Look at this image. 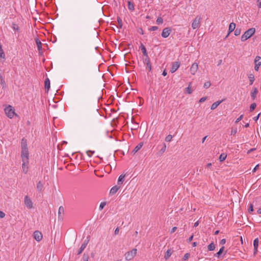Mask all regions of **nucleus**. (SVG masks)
<instances>
[{
	"instance_id": "bf43d9fd",
	"label": "nucleus",
	"mask_w": 261,
	"mask_h": 261,
	"mask_svg": "<svg viewBox=\"0 0 261 261\" xmlns=\"http://www.w3.org/2000/svg\"><path fill=\"white\" fill-rule=\"evenodd\" d=\"M176 229H177L176 227H173L171 230V233H173L174 232H175V231L176 230Z\"/></svg>"
},
{
	"instance_id": "69168bd1",
	"label": "nucleus",
	"mask_w": 261,
	"mask_h": 261,
	"mask_svg": "<svg viewBox=\"0 0 261 261\" xmlns=\"http://www.w3.org/2000/svg\"><path fill=\"white\" fill-rule=\"evenodd\" d=\"M192 246L193 247H195L197 246V243L196 242H193V244H192Z\"/></svg>"
},
{
	"instance_id": "20e7f679",
	"label": "nucleus",
	"mask_w": 261,
	"mask_h": 261,
	"mask_svg": "<svg viewBox=\"0 0 261 261\" xmlns=\"http://www.w3.org/2000/svg\"><path fill=\"white\" fill-rule=\"evenodd\" d=\"M137 249L136 248L133 249L131 251H128L125 253L124 256L126 260H132L136 255Z\"/></svg>"
},
{
	"instance_id": "f3484780",
	"label": "nucleus",
	"mask_w": 261,
	"mask_h": 261,
	"mask_svg": "<svg viewBox=\"0 0 261 261\" xmlns=\"http://www.w3.org/2000/svg\"><path fill=\"white\" fill-rule=\"evenodd\" d=\"M143 143H140L138 144L136 147L134 148V149L133 150V153L134 154L136 153L138 151H139L142 147Z\"/></svg>"
},
{
	"instance_id": "2eb2a0df",
	"label": "nucleus",
	"mask_w": 261,
	"mask_h": 261,
	"mask_svg": "<svg viewBox=\"0 0 261 261\" xmlns=\"http://www.w3.org/2000/svg\"><path fill=\"white\" fill-rule=\"evenodd\" d=\"M44 87L45 89L47 91L49 90L50 88V81L48 77L46 78L44 81Z\"/></svg>"
},
{
	"instance_id": "6e6d98bb",
	"label": "nucleus",
	"mask_w": 261,
	"mask_h": 261,
	"mask_svg": "<svg viewBox=\"0 0 261 261\" xmlns=\"http://www.w3.org/2000/svg\"><path fill=\"white\" fill-rule=\"evenodd\" d=\"M119 229L117 227L115 229V231H114V233L115 235L116 234H118L119 233Z\"/></svg>"
},
{
	"instance_id": "6ab92c4d",
	"label": "nucleus",
	"mask_w": 261,
	"mask_h": 261,
	"mask_svg": "<svg viewBox=\"0 0 261 261\" xmlns=\"http://www.w3.org/2000/svg\"><path fill=\"white\" fill-rule=\"evenodd\" d=\"M119 189V187L117 186H115L111 188L110 193L111 194H115Z\"/></svg>"
},
{
	"instance_id": "ea45409f",
	"label": "nucleus",
	"mask_w": 261,
	"mask_h": 261,
	"mask_svg": "<svg viewBox=\"0 0 261 261\" xmlns=\"http://www.w3.org/2000/svg\"><path fill=\"white\" fill-rule=\"evenodd\" d=\"M146 65H147V68L148 69V70L149 71H150L151 70V64L150 63L149 60L147 61Z\"/></svg>"
},
{
	"instance_id": "49530a36",
	"label": "nucleus",
	"mask_w": 261,
	"mask_h": 261,
	"mask_svg": "<svg viewBox=\"0 0 261 261\" xmlns=\"http://www.w3.org/2000/svg\"><path fill=\"white\" fill-rule=\"evenodd\" d=\"M94 153V151H90L89 150L87 152V154L89 156H91L92 154H93Z\"/></svg>"
},
{
	"instance_id": "4c0bfd02",
	"label": "nucleus",
	"mask_w": 261,
	"mask_h": 261,
	"mask_svg": "<svg viewBox=\"0 0 261 261\" xmlns=\"http://www.w3.org/2000/svg\"><path fill=\"white\" fill-rule=\"evenodd\" d=\"M128 8L129 10H133L134 9V5L130 2H128Z\"/></svg>"
},
{
	"instance_id": "f8f14e48",
	"label": "nucleus",
	"mask_w": 261,
	"mask_h": 261,
	"mask_svg": "<svg viewBox=\"0 0 261 261\" xmlns=\"http://www.w3.org/2000/svg\"><path fill=\"white\" fill-rule=\"evenodd\" d=\"M235 28H236V24L233 22H231L229 25L228 33L226 37H227L229 35V34L234 30Z\"/></svg>"
},
{
	"instance_id": "aec40b11",
	"label": "nucleus",
	"mask_w": 261,
	"mask_h": 261,
	"mask_svg": "<svg viewBox=\"0 0 261 261\" xmlns=\"http://www.w3.org/2000/svg\"><path fill=\"white\" fill-rule=\"evenodd\" d=\"M125 176V174H121L119 176L118 179V184L121 185L124 180V177Z\"/></svg>"
},
{
	"instance_id": "09e8293b",
	"label": "nucleus",
	"mask_w": 261,
	"mask_h": 261,
	"mask_svg": "<svg viewBox=\"0 0 261 261\" xmlns=\"http://www.w3.org/2000/svg\"><path fill=\"white\" fill-rule=\"evenodd\" d=\"M5 216V214L2 211H0V218H3Z\"/></svg>"
},
{
	"instance_id": "f257e3e1",
	"label": "nucleus",
	"mask_w": 261,
	"mask_h": 261,
	"mask_svg": "<svg viewBox=\"0 0 261 261\" xmlns=\"http://www.w3.org/2000/svg\"><path fill=\"white\" fill-rule=\"evenodd\" d=\"M21 157L22 159V172L26 174L29 171V151L27 147V141L23 138L21 142Z\"/></svg>"
},
{
	"instance_id": "a211bd4d",
	"label": "nucleus",
	"mask_w": 261,
	"mask_h": 261,
	"mask_svg": "<svg viewBox=\"0 0 261 261\" xmlns=\"http://www.w3.org/2000/svg\"><path fill=\"white\" fill-rule=\"evenodd\" d=\"M223 101V100L220 101H217L214 103H213L211 107V110H214Z\"/></svg>"
},
{
	"instance_id": "c03bdc74",
	"label": "nucleus",
	"mask_w": 261,
	"mask_h": 261,
	"mask_svg": "<svg viewBox=\"0 0 261 261\" xmlns=\"http://www.w3.org/2000/svg\"><path fill=\"white\" fill-rule=\"evenodd\" d=\"M243 117V115H241L238 118H237L235 121L236 123H238L240 121H241Z\"/></svg>"
},
{
	"instance_id": "13d9d810",
	"label": "nucleus",
	"mask_w": 261,
	"mask_h": 261,
	"mask_svg": "<svg viewBox=\"0 0 261 261\" xmlns=\"http://www.w3.org/2000/svg\"><path fill=\"white\" fill-rule=\"evenodd\" d=\"M226 243V240L225 239H223L220 241V244L224 245Z\"/></svg>"
},
{
	"instance_id": "864d4df0",
	"label": "nucleus",
	"mask_w": 261,
	"mask_h": 261,
	"mask_svg": "<svg viewBox=\"0 0 261 261\" xmlns=\"http://www.w3.org/2000/svg\"><path fill=\"white\" fill-rule=\"evenodd\" d=\"M257 6L259 8H261V0H257Z\"/></svg>"
},
{
	"instance_id": "4468645a",
	"label": "nucleus",
	"mask_w": 261,
	"mask_h": 261,
	"mask_svg": "<svg viewBox=\"0 0 261 261\" xmlns=\"http://www.w3.org/2000/svg\"><path fill=\"white\" fill-rule=\"evenodd\" d=\"M64 212V207L62 206H60L58 210L59 218L62 219Z\"/></svg>"
},
{
	"instance_id": "37998d69",
	"label": "nucleus",
	"mask_w": 261,
	"mask_h": 261,
	"mask_svg": "<svg viewBox=\"0 0 261 261\" xmlns=\"http://www.w3.org/2000/svg\"><path fill=\"white\" fill-rule=\"evenodd\" d=\"M186 90L188 94H191L192 93V90H191L190 86L189 87H188L187 88H186Z\"/></svg>"
},
{
	"instance_id": "a878e982",
	"label": "nucleus",
	"mask_w": 261,
	"mask_h": 261,
	"mask_svg": "<svg viewBox=\"0 0 261 261\" xmlns=\"http://www.w3.org/2000/svg\"><path fill=\"white\" fill-rule=\"evenodd\" d=\"M227 157V154L225 153H222L219 156V160L220 162L224 161Z\"/></svg>"
},
{
	"instance_id": "c9c22d12",
	"label": "nucleus",
	"mask_w": 261,
	"mask_h": 261,
	"mask_svg": "<svg viewBox=\"0 0 261 261\" xmlns=\"http://www.w3.org/2000/svg\"><path fill=\"white\" fill-rule=\"evenodd\" d=\"M156 21L158 24H161L163 22V19L161 17H158Z\"/></svg>"
},
{
	"instance_id": "a18cd8bd",
	"label": "nucleus",
	"mask_w": 261,
	"mask_h": 261,
	"mask_svg": "<svg viewBox=\"0 0 261 261\" xmlns=\"http://www.w3.org/2000/svg\"><path fill=\"white\" fill-rule=\"evenodd\" d=\"M158 29V27H156V26H153V27H151L149 30L150 31H156Z\"/></svg>"
},
{
	"instance_id": "9d476101",
	"label": "nucleus",
	"mask_w": 261,
	"mask_h": 261,
	"mask_svg": "<svg viewBox=\"0 0 261 261\" xmlns=\"http://www.w3.org/2000/svg\"><path fill=\"white\" fill-rule=\"evenodd\" d=\"M180 63L179 62H175L172 63V67L170 69L171 73L175 72L179 67Z\"/></svg>"
},
{
	"instance_id": "3c124183",
	"label": "nucleus",
	"mask_w": 261,
	"mask_h": 261,
	"mask_svg": "<svg viewBox=\"0 0 261 261\" xmlns=\"http://www.w3.org/2000/svg\"><path fill=\"white\" fill-rule=\"evenodd\" d=\"M260 65L259 64H255L254 69L256 71H258V68Z\"/></svg>"
},
{
	"instance_id": "338daca9",
	"label": "nucleus",
	"mask_w": 261,
	"mask_h": 261,
	"mask_svg": "<svg viewBox=\"0 0 261 261\" xmlns=\"http://www.w3.org/2000/svg\"><path fill=\"white\" fill-rule=\"evenodd\" d=\"M206 137H207V136H205V137L202 139V143H203V142L205 141V139H206Z\"/></svg>"
},
{
	"instance_id": "052dcab7",
	"label": "nucleus",
	"mask_w": 261,
	"mask_h": 261,
	"mask_svg": "<svg viewBox=\"0 0 261 261\" xmlns=\"http://www.w3.org/2000/svg\"><path fill=\"white\" fill-rule=\"evenodd\" d=\"M167 73L166 71L165 70H164V71L162 73V75L163 76H166L167 75Z\"/></svg>"
},
{
	"instance_id": "7ed1b4c3",
	"label": "nucleus",
	"mask_w": 261,
	"mask_h": 261,
	"mask_svg": "<svg viewBox=\"0 0 261 261\" xmlns=\"http://www.w3.org/2000/svg\"><path fill=\"white\" fill-rule=\"evenodd\" d=\"M255 32L254 28H250L246 31L241 37L242 41H245L250 38Z\"/></svg>"
},
{
	"instance_id": "79ce46f5",
	"label": "nucleus",
	"mask_w": 261,
	"mask_h": 261,
	"mask_svg": "<svg viewBox=\"0 0 261 261\" xmlns=\"http://www.w3.org/2000/svg\"><path fill=\"white\" fill-rule=\"evenodd\" d=\"M189 256H190V254H189L188 253H186V254L184 255V257H183V258H182V259H183L184 260H186L187 259H188V258L189 257Z\"/></svg>"
},
{
	"instance_id": "39448f33",
	"label": "nucleus",
	"mask_w": 261,
	"mask_h": 261,
	"mask_svg": "<svg viewBox=\"0 0 261 261\" xmlns=\"http://www.w3.org/2000/svg\"><path fill=\"white\" fill-rule=\"evenodd\" d=\"M201 18L199 16L195 17L192 23V28L193 29H196L200 27Z\"/></svg>"
},
{
	"instance_id": "de8ad7c7",
	"label": "nucleus",
	"mask_w": 261,
	"mask_h": 261,
	"mask_svg": "<svg viewBox=\"0 0 261 261\" xmlns=\"http://www.w3.org/2000/svg\"><path fill=\"white\" fill-rule=\"evenodd\" d=\"M206 99H207L206 97H203L199 99V102H203L205 101Z\"/></svg>"
},
{
	"instance_id": "ddd939ff",
	"label": "nucleus",
	"mask_w": 261,
	"mask_h": 261,
	"mask_svg": "<svg viewBox=\"0 0 261 261\" xmlns=\"http://www.w3.org/2000/svg\"><path fill=\"white\" fill-rule=\"evenodd\" d=\"M254 253L255 254L257 252V248L258 246V239L256 238L253 241Z\"/></svg>"
},
{
	"instance_id": "412c9836",
	"label": "nucleus",
	"mask_w": 261,
	"mask_h": 261,
	"mask_svg": "<svg viewBox=\"0 0 261 261\" xmlns=\"http://www.w3.org/2000/svg\"><path fill=\"white\" fill-rule=\"evenodd\" d=\"M35 41H36V44H37V46L38 50L39 51H41V50H42V43H41V41L38 38H36L35 39Z\"/></svg>"
},
{
	"instance_id": "1a4fd4ad",
	"label": "nucleus",
	"mask_w": 261,
	"mask_h": 261,
	"mask_svg": "<svg viewBox=\"0 0 261 261\" xmlns=\"http://www.w3.org/2000/svg\"><path fill=\"white\" fill-rule=\"evenodd\" d=\"M171 32V29L169 28H166L163 30L162 36L164 38H167Z\"/></svg>"
},
{
	"instance_id": "7c9ffc66",
	"label": "nucleus",
	"mask_w": 261,
	"mask_h": 261,
	"mask_svg": "<svg viewBox=\"0 0 261 261\" xmlns=\"http://www.w3.org/2000/svg\"><path fill=\"white\" fill-rule=\"evenodd\" d=\"M241 33V29L237 28L234 31V35L239 36Z\"/></svg>"
},
{
	"instance_id": "b1692460",
	"label": "nucleus",
	"mask_w": 261,
	"mask_h": 261,
	"mask_svg": "<svg viewBox=\"0 0 261 261\" xmlns=\"http://www.w3.org/2000/svg\"><path fill=\"white\" fill-rule=\"evenodd\" d=\"M248 78L249 79L250 85H251L254 81V75L253 74H250L248 75Z\"/></svg>"
},
{
	"instance_id": "680f3d73",
	"label": "nucleus",
	"mask_w": 261,
	"mask_h": 261,
	"mask_svg": "<svg viewBox=\"0 0 261 261\" xmlns=\"http://www.w3.org/2000/svg\"><path fill=\"white\" fill-rule=\"evenodd\" d=\"M199 225V221H197L194 223V226L197 227Z\"/></svg>"
},
{
	"instance_id": "423d86ee",
	"label": "nucleus",
	"mask_w": 261,
	"mask_h": 261,
	"mask_svg": "<svg viewBox=\"0 0 261 261\" xmlns=\"http://www.w3.org/2000/svg\"><path fill=\"white\" fill-rule=\"evenodd\" d=\"M24 202L25 205L28 208H32L33 207V202L31 199L28 196H25L24 199Z\"/></svg>"
},
{
	"instance_id": "c85d7f7f",
	"label": "nucleus",
	"mask_w": 261,
	"mask_h": 261,
	"mask_svg": "<svg viewBox=\"0 0 261 261\" xmlns=\"http://www.w3.org/2000/svg\"><path fill=\"white\" fill-rule=\"evenodd\" d=\"M117 22L118 23V28L121 29L122 27V20L120 17L117 18Z\"/></svg>"
},
{
	"instance_id": "e2e57ef3",
	"label": "nucleus",
	"mask_w": 261,
	"mask_h": 261,
	"mask_svg": "<svg viewBox=\"0 0 261 261\" xmlns=\"http://www.w3.org/2000/svg\"><path fill=\"white\" fill-rule=\"evenodd\" d=\"M193 236H191L188 239V241L189 242H191L192 239H193Z\"/></svg>"
},
{
	"instance_id": "4be33fe9",
	"label": "nucleus",
	"mask_w": 261,
	"mask_h": 261,
	"mask_svg": "<svg viewBox=\"0 0 261 261\" xmlns=\"http://www.w3.org/2000/svg\"><path fill=\"white\" fill-rule=\"evenodd\" d=\"M255 64L261 65V57L259 56H256L254 59Z\"/></svg>"
},
{
	"instance_id": "774afa93",
	"label": "nucleus",
	"mask_w": 261,
	"mask_h": 261,
	"mask_svg": "<svg viewBox=\"0 0 261 261\" xmlns=\"http://www.w3.org/2000/svg\"><path fill=\"white\" fill-rule=\"evenodd\" d=\"M257 213L258 214H261V208H259L258 210H257Z\"/></svg>"
},
{
	"instance_id": "0e129e2a",
	"label": "nucleus",
	"mask_w": 261,
	"mask_h": 261,
	"mask_svg": "<svg viewBox=\"0 0 261 261\" xmlns=\"http://www.w3.org/2000/svg\"><path fill=\"white\" fill-rule=\"evenodd\" d=\"M18 29V27L17 26H16V25H14V26H13V29L14 30H17Z\"/></svg>"
},
{
	"instance_id": "72a5a7b5",
	"label": "nucleus",
	"mask_w": 261,
	"mask_h": 261,
	"mask_svg": "<svg viewBox=\"0 0 261 261\" xmlns=\"http://www.w3.org/2000/svg\"><path fill=\"white\" fill-rule=\"evenodd\" d=\"M172 136L171 135H169L165 138V141L167 142H170L172 139Z\"/></svg>"
},
{
	"instance_id": "58836bf2",
	"label": "nucleus",
	"mask_w": 261,
	"mask_h": 261,
	"mask_svg": "<svg viewBox=\"0 0 261 261\" xmlns=\"http://www.w3.org/2000/svg\"><path fill=\"white\" fill-rule=\"evenodd\" d=\"M256 105L255 103H252L251 105H250V110L251 111L254 110L255 109V108H256Z\"/></svg>"
},
{
	"instance_id": "cd10ccee",
	"label": "nucleus",
	"mask_w": 261,
	"mask_h": 261,
	"mask_svg": "<svg viewBox=\"0 0 261 261\" xmlns=\"http://www.w3.org/2000/svg\"><path fill=\"white\" fill-rule=\"evenodd\" d=\"M209 251H213L215 249V245L214 243H211L207 247Z\"/></svg>"
},
{
	"instance_id": "5fc2aeb1",
	"label": "nucleus",
	"mask_w": 261,
	"mask_h": 261,
	"mask_svg": "<svg viewBox=\"0 0 261 261\" xmlns=\"http://www.w3.org/2000/svg\"><path fill=\"white\" fill-rule=\"evenodd\" d=\"M258 167H259V164H257V165H256V166L253 169L252 172H255L258 168Z\"/></svg>"
},
{
	"instance_id": "e433bc0d",
	"label": "nucleus",
	"mask_w": 261,
	"mask_h": 261,
	"mask_svg": "<svg viewBox=\"0 0 261 261\" xmlns=\"http://www.w3.org/2000/svg\"><path fill=\"white\" fill-rule=\"evenodd\" d=\"M211 84L210 82H209V81L206 82H205V83L204 84L203 87H204V88L207 89V88H209V87L211 86Z\"/></svg>"
},
{
	"instance_id": "8fccbe9b",
	"label": "nucleus",
	"mask_w": 261,
	"mask_h": 261,
	"mask_svg": "<svg viewBox=\"0 0 261 261\" xmlns=\"http://www.w3.org/2000/svg\"><path fill=\"white\" fill-rule=\"evenodd\" d=\"M260 65L259 64H255L254 69L256 71H258V68Z\"/></svg>"
},
{
	"instance_id": "0eeeda50",
	"label": "nucleus",
	"mask_w": 261,
	"mask_h": 261,
	"mask_svg": "<svg viewBox=\"0 0 261 261\" xmlns=\"http://www.w3.org/2000/svg\"><path fill=\"white\" fill-rule=\"evenodd\" d=\"M33 237L35 240L37 242H40L42 239V234L39 231L36 230L33 233Z\"/></svg>"
},
{
	"instance_id": "4d7b16f0",
	"label": "nucleus",
	"mask_w": 261,
	"mask_h": 261,
	"mask_svg": "<svg viewBox=\"0 0 261 261\" xmlns=\"http://www.w3.org/2000/svg\"><path fill=\"white\" fill-rule=\"evenodd\" d=\"M259 114H258L256 116L253 117V119L255 121H256L258 118H259Z\"/></svg>"
},
{
	"instance_id": "dca6fc26",
	"label": "nucleus",
	"mask_w": 261,
	"mask_h": 261,
	"mask_svg": "<svg viewBox=\"0 0 261 261\" xmlns=\"http://www.w3.org/2000/svg\"><path fill=\"white\" fill-rule=\"evenodd\" d=\"M257 93V88H253V89L251 92V97L253 99H254L256 98Z\"/></svg>"
},
{
	"instance_id": "6e6552de",
	"label": "nucleus",
	"mask_w": 261,
	"mask_h": 261,
	"mask_svg": "<svg viewBox=\"0 0 261 261\" xmlns=\"http://www.w3.org/2000/svg\"><path fill=\"white\" fill-rule=\"evenodd\" d=\"M198 69V64L197 63H194L193 64H192V65H191V66L190 68V73L192 75H195L196 74V72L197 71Z\"/></svg>"
},
{
	"instance_id": "603ef678",
	"label": "nucleus",
	"mask_w": 261,
	"mask_h": 261,
	"mask_svg": "<svg viewBox=\"0 0 261 261\" xmlns=\"http://www.w3.org/2000/svg\"><path fill=\"white\" fill-rule=\"evenodd\" d=\"M249 211L250 212H252L253 211V205L252 204H250L249 208Z\"/></svg>"
},
{
	"instance_id": "f03ea898",
	"label": "nucleus",
	"mask_w": 261,
	"mask_h": 261,
	"mask_svg": "<svg viewBox=\"0 0 261 261\" xmlns=\"http://www.w3.org/2000/svg\"><path fill=\"white\" fill-rule=\"evenodd\" d=\"M4 111L7 116L10 119L13 118L14 116H17L15 113V109L10 105L7 106L4 109Z\"/></svg>"
},
{
	"instance_id": "bb28decb",
	"label": "nucleus",
	"mask_w": 261,
	"mask_h": 261,
	"mask_svg": "<svg viewBox=\"0 0 261 261\" xmlns=\"http://www.w3.org/2000/svg\"><path fill=\"white\" fill-rule=\"evenodd\" d=\"M141 49L142 51V53L144 55V56H147V51H146V48L144 46V45H143L142 44L141 45Z\"/></svg>"
},
{
	"instance_id": "a19ab883",
	"label": "nucleus",
	"mask_w": 261,
	"mask_h": 261,
	"mask_svg": "<svg viewBox=\"0 0 261 261\" xmlns=\"http://www.w3.org/2000/svg\"><path fill=\"white\" fill-rule=\"evenodd\" d=\"M237 133V128H232L231 130V135H234Z\"/></svg>"
},
{
	"instance_id": "9b49d317",
	"label": "nucleus",
	"mask_w": 261,
	"mask_h": 261,
	"mask_svg": "<svg viewBox=\"0 0 261 261\" xmlns=\"http://www.w3.org/2000/svg\"><path fill=\"white\" fill-rule=\"evenodd\" d=\"M88 241L85 240L84 243L82 244L79 251L77 253V254H80L82 253V252L83 251V250L85 249L86 247L87 244H88Z\"/></svg>"
},
{
	"instance_id": "2f4dec72",
	"label": "nucleus",
	"mask_w": 261,
	"mask_h": 261,
	"mask_svg": "<svg viewBox=\"0 0 261 261\" xmlns=\"http://www.w3.org/2000/svg\"><path fill=\"white\" fill-rule=\"evenodd\" d=\"M106 204L107 203L106 202H101L99 205V210L101 211L104 208V207L106 206Z\"/></svg>"
},
{
	"instance_id": "473e14b6",
	"label": "nucleus",
	"mask_w": 261,
	"mask_h": 261,
	"mask_svg": "<svg viewBox=\"0 0 261 261\" xmlns=\"http://www.w3.org/2000/svg\"><path fill=\"white\" fill-rule=\"evenodd\" d=\"M224 249V246H222L219 250V251L216 254V255L219 256V255L223 252Z\"/></svg>"
},
{
	"instance_id": "5701e85b",
	"label": "nucleus",
	"mask_w": 261,
	"mask_h": 261,
	"mask_svg": "<svg viewBox=\"0 0 261 261\" xmlns=\"http://www.w3.org/2000/svg\"><path fill=\"white\" fill-rule=\"evenodd\" d=\"M172 252L170 249H168L167 252H166V254H165L164 258L166 259H167L169 258V257L171 255Z\"/></svg>"
},
{
	"instance_id": "f704fd0d",
	"label": "nucleus",
	"mask_w": 261,
	"mask_h": 261,
	"mask_svg": "<svg viewBox=\"0 0 261 261\" xmlns=\"http://www.w3.org/2000/svg\"><path fill=\"white\" fill-rule=\"evenodd\" d=\"M166 145L165 143H164L163 145V147L161 149L160 151L161 153H163L166 151Z\"/></svg>"
},
{
	"instance_id": "393cba45",
	"label": "nucleus",
	"mask_w": 261,
	"mask_h": 261,
	"mask_svg": "<svg viewBox=\"0 0 261 261\" xmlns=\"http://www.w3.org/2000/svg\"><path fill=\"white\" fill-rule=\"evenodd\" d=\"M43 187V185L41 181H39L37 185V189L39 191H41Z\"/></svg>"
},
{
	"instance_id": "c756f323",
	"label": "nucleus",
	"mask_w": 261,
	"mask_h": 261,
	"mask_svg": "<svg viewBox=\"0 0 261 261\" xmlns=\"http://www.w3.org/2000/svg\"><path fill=\"white\" fill-rule=\"evenodd\" d=\"M0 58H5V54L2 49V45L0 44Z\"/></svg>"
}]
</instances>
